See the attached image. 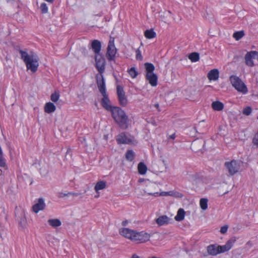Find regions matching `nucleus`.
Returning <instances> with one entry per match:
<instances>
[{
    "label": "nucleus",
    "instance_id": "obj_48",
    "mask_svg": "<svg viewBox=\"0 0 258 258\" xmlns=\"http://www.w3.org/2000/svg\"><path fill=\"white\" fill-rule=\"evenodd\" d=\"M72 193H73V194L72 195H73V196H76V197H77L79 195H80V194H78V193H73V192H72Z\"/></svg>",
    "mask_w": 258,
    "mask_h": 258
},
{
    "label": "nucleus",
    "instance_id": "obj_22",
    "mask_svg": "<svg viewBox=\"0 0 258 258\" xmlns=\"http://www.w3.org/2000/svg\"><path fill=\"white\" fill-rule=\"evenodd\" d=\"M185 212L183 209H179L177 212V215L175 217V220L177 221H181L184 219Z\"/></svg>",
    "mask_w": 258,
    "mask_h": 258
},
{
    "label": "nucleus",
    "instance_id": "obj_6",
    "mask_svg": "<svg viewBox=\"0 0 258 258\" xmlns=\"http://www.w3.org/2000/svg\"><path fill=\"white\" fill-rule=\"evenodd\" d=\"M95 67L99 74H103L105 71V59L101 54L95 55Z\"/></svg>",
    "mask_w": 258,
    "mask_h": 258
},
{
    "label": "nucleus",
    "instance_id": "obj_3",
    "mask_svg": "<svg viewBox=\"0 0 258 258\" xmlns=\"http://www.w3.org/2000/svg\"><path fill=\"white\" fill-rule=\"evenodd\" d=\"M110 112L112 117L119 127L123 130L126 129L128 117L125 112L119 107H114Z\"/></svg>",
    "mask_w": 258,
    "mask_h": 258
},
{
    "label": "nucleus",
    "instance_id": "obj_18",
    "mask_svg": "<svg viewBox=\"0 0 258 258\" xmlns=\"http://www.w3.org/2000/svg\"><path fill=\"white\" fill-rule=\"evenodd\" d=\"M170 219L166 215L159 217L156 219V222L159 226L167 225L169 223Z\"/></svg>",
    "mask_w": 258,
    "mask_h": 258
},
{
    "label": "nucleus",
    "instance_id": "obj_10",
    "mask_svg": "<svg viewBox=\"0 0 258 258\" xmlns=\"http://www.w3.org/2000/svg\"><path fill=\"white\" fill-rule=\"evenodd\" d=\"M116 90L120 105L122 106H125L127 104V100L125 97V92L123 88L120 86H117Z\"/></svg>",
    "mask_w": 258,
    "mask_h": 258
},
{
    "label": "nucleus",
    "instance_id": "obj_51",
    "mask_svg": "<svg viewBox=\"0 0 258 258\" xmlns=\"http://www.w3.org/2000/svg\"><path fill=\"white\" fill-rule=\"evenodd\" d=\"M13 0H6V1L8 2V3H10V2H12Z\"/></svg>",
    "mask_w": 258,
    "mask_h": 258
},
{
    "label": "nucleus",
    "instance_id": "obj_21",
    "mask_svg": "<svg viewBox=\"0 0 258 258\" xmlns=\"http://www.w3.org/2000/svg\"><path fill=\"white\" fill-rule=\"evenodd\" d=\"M56 107L53 103L51 102L46 103L44 106V111L47 113H51L55 111Z\"/></svg>",
    "mask_w": 258,
    "mask_h": 258
},
{
    "label": "nucleus",
    "instance_id": "obj_36",
    "mask_svg": "<svg viewBox=\"0 0 258 258\" xmlns=\"http://www.w3.org/2000/svg\"><path fill=\"white\" fill-rule=\"evenodd\" d=\"M199 178V176L197 173H194L189 175L188 180L190 182H196L197 180Z\"/></svg>",
    "mask_w": 258,
    "mask_h": 258
},
{
    "label": "nucleus",
    "instance_id": "obj_20",
    "mask_svg": "<svg viewBox=\"0 0 258 258\" xmlns=\"http://www.w3.org/2000/svg\"><path fill=\"white\" fill-rule=\"evenodd\" d=\"M205 122L203 120L200 121L197 126H195L193 127V130L195 132H197L199 134H203L206 132V128H203L202 127H205Z\"/></svg>",
    "mask_w": 258,
    "mask_h": 258
},
{
    "label": "nucleus",
    "instance_id": "obj_47",
    "mask_svg": "<svg viewBox=\"0 0 258 258\" xmlns=\"http://www.w3.org/2000/svg\"><path fill=\"white\" fill-rule=\"evenodd\" d=\"M197 144V141H195L192 144H191V146L192 147H194L196 145V144Z\"/></svg>",
    "mask_w": 258,
    "mask_h": 258
},
{
    "label": "nucleus",
    "instance_id": "obj_7",
    "mask_svg": "<svg viewBox=\"0 0 258 258\" xmlns=\"http://www.w3.org/2000/svg\"><path fill=\"white\" fill-rule=\"evenodd\" d=\"M224 165L228 169V172L230 175H234L238 171L240 168L239 163L234 160L230 162H226Z\"/></svg>",
    "mask_w": 258,
    "mask_h": 258
},
{
    "label": "nucleus",
    "instance_id": "obj_17",
    "mask_svg": "<svg viewBox=\"0 0 258 258\" xmlns=\"http://www.w3.org/2000/svg\"><path fill=\"white\" fill-rule=\"evenodd\" d=\"M210 80L216 81L219 77V72L218 69H214L209 71L207 75Z\"/></svg>",
    "mask_w": 258,
    "mask_h": 258
},
{
    "label": "nucleus",
    "instance_id": "obj_49",
    "mask_svg": "<svg viewBox=\"0 0 258 258\" xmlns=\"http://www.w3.org/2000/svg\"><path fill=\"white\" fill-rule=\"evenodd\" d=\"M126 223H127V221H123L122 223V225L125 226L126 224Z\"/></svg>",
    "mask_w": 258,
    "mask_h": 258
},
{
    "label": "nucleus",
    "instance_id": "obj_16",
    "mask_svg": "<svg viewBox=\"0 0 258 258\" xmlns=\"http://www.w3.org/2000/svg\"><path fill=\"white\" fill-rule=\"evenodd\" d=\"M45 207V204L44 203V200L42 198H40L38 200V202L34 204L33 207V211L37 213L40 210H43Z\"/></svg>",
    "mask_w": 258,
    "mask_h": 258
},
{
    "label": "nucleus",
    "instance_id": "obj_27",
    "mask_svg": "<svg viewBox=\"0 0 258 258\" xmlns=\"http://www.w3.org/2000/svg\"><path fill=\"white\" fill-rule=\"evenodd\" d=\"M145 68L146 71L147 72L146 74H152L154 73V71L155 70V67L153 64L150 62H146L144 64Z\"/></svg>",
    "mask_w": 258,
    "mask_h": 258
},
{
    "label": "nucleus",
    "instance_id": "obj_45",
    "mask_svg": "<svg viewBox=\"0 0 258 258\" xmlns=\"http://www.w3.org/2000/svg\"><path fill=\"white\" fill-rule=\"evenodd\" d=\"M45 1L50 3V4H52L53 3V2L55 1V0H44Z\"/></svg>",
    "mask_w": 258,
    "mask_h": 258
},
{
    "label": "nucleus",
    "instance_id": "obj_43",
    "mask_svg": "<svg viewBox=\"0 0 258 258\" xmlns=\"http://www.w3.org/2000/svg\"><path fill=\"white\" fill-rule=\"evenodd\" d=\"M254 59H256L258 60V52L256 51H254Z\"/></svg>",
    "mask_w": 258,
    "mask_h": 258
},
{
    "label": "nucleus",
    "instance_id": "obj_13",
    "mask_svg": "<svg viewBox=\"0 0 258 258\" xmlns=\"http://www.w3.org/2000/svg\"><path fill=\"white\" fill-rule=\"evenodd\" d=\"M103 96L101 100V103L103 108L108 111H111L114 107L111 106L110 104V100L106 93L102 94Z\"/></svg>",
    "mask_w": 258,
    "mask_h": 258
},
{
    "label": "nucleus",
    "instance_id": "obj_9",
    "mask_svg": "<svg viewBox=\"0 0 258 258\" xmlns=\"http://www.w3.org/2000/svg\"><path fill=\"white\" fill-rule=\"evenodd\" d=\"M134 236V238H133V241H139L141 243L148 241L150 238V234L144 231L138 232L135 231Z\"/></svg>",
    "mask_w": 258,
    "mask_h": 258
},
{
    "label": "nucleus",
    "instance_id": "obj_40",
    "mask_svg": "<svg viewBox=\"0 0 258 258\" xmlns=\"http://www.w3.org/2000/svg\"><path fill=\"white\" fill-rule=\"evenodd\" d=\"M72 194H73V193L71 192H68L67 194L63 193V192H59L57 194V197L59 198H64L66 196H68L71 195Z\"/></svg>",
    "mask_w": 258,
    "mask_h": 258
},
{
    "label": "nucleus",
    "instance_id": "obj_12",
    "mask_svg": "<svg viewBox=\"0 0 258 258\" xmlns=\"http://www.w3.org/2000/svg\"><path fill=\"white\" fill-rule=\"evenodd\" d=\"M135 231L131 230L129 228H124L120 229L119 233L123 236L130 239L133 241L134 238Z\"/></svg>",
    "mask_w": 258,
    "mask_h": 258
},
{
    "label": "nucleus",
    "instance_id": "obj_15",
    "mask_svg": "<svg viewBox=\"0 0 258 258\" xmlns=\"http://www.w3.org/2000/svg\"><path fill=\"white\" fill-rule=\"evenodd\" d=\"M146 79L152 86L155 87L157 86L158 76L155 73L146 74Z\"/></svg>",
    "mask_w": 258,
    "mask_h": 258
},
{
    "label": "nucleus",
    "instance_id": "obj_19",
    "mask_svg": "<svg viewBox=\"0 0 258 258\" xmlns=\"http://www.w3.org/2000/svg\"><path fill=\"white\" fill-rule=\"evenodd\" d=\"M91 47L96 54H100L101 47V42L97 40H93L92 42Z\"/></svg>",
    "mask_w": 258,
    "mask_h": 258
},
{
    "label": "nucleus",
    "instance_id": "obj_24",
    "mask_svg": "<svg viewBox=\"0 0 258 258\" xmlns=\"http://www.w3.org/2000/svg\"><path fill=\"white\" fill-rule=\"evenodd\" d=\"M138 171L140 174H145L147 170V166L143 162H140L138 166Z\"/></svg>",
    "mask_w": 258,
    "mask_h": 258
},
{
    "label": "nucleus",
    "instance_id": "obj_14",
    "mask_svg": "<svg viewBox=\"0 0 258 258\" xmlns=\"http://www.w3.org/2000/svg\"><path fill=\"white\" fill-rule=\"evenodd\" d=\"M245 64L249 67H253L254 63L253 59H254V51L248 52L245 55Z\"/></svg>",
    "mask_w": 258,
    "mask_h": 258
},
{
    "label": "nucleus",
    "instance_id": "obj_4",
    "mask_svg": "<svg viewBox=\"0 0 258 258\" xmlns=\"http://www.w3.org/2000/svg\"><path fill=\"white\" fill-rule=\"evenodd\" d=\"M230 81L232 86L238 92L243 94L247 93V88L244 83L237 76L232 75L230 77Z\"/></svg>",
    "mask_w": 258,
    "mask_h": 258
},
{
    "label": "nucleus",
    "instance_id": "obj_2",
    "mask_svg": "<svg viewBox=\"0 0 258 258\" xmlns=\"http://www.w3.org/2000/svg\"><path fill=\"white\" fill-rule=\"evenodd\" d=\"M236 241L235 237L230 239L224 245H218L216 244H210L207 247V250L209 255L215 256L219 253L228 251L231 248Z\"/></svg>",
    "mask_w": 258,
    "mask_h": 258
},
{
    "label": "nucleus",
    "instance_id": "obj_25",
    "mask_svg": "<svg viewBox=\"0 0 258 258\" xmlns=\"http://www.w3.org/2000/svg\"><path fill=\"white\" fill-rule=\"evenodd\" d=\"M144 35L148 39H152L156 37V33L153 29H151L146 30L144 32Z\"/></svg>",
    "mask_w": 258,
    "mask_h": 258
},
{
    "label": "nucleus",
    "instance_id": "obj_5",
    "mask_svg": "<svg viewBox=\"0 0 258 258\" xmlns=\"http://www.w3.org/2000/svg\"><path fill=\"white\" fill-rule=\"evenodd\" d=\"M114 38H110L107 48L106 56L107 59L109 61L114 60L117 51V49L114 44Z\"/></svg>",
    "mask_w": 258,
    "mask_h": 258
},
{
    "label": "nucleus",
    "instance_id": "obj_52",
    "mask_svg": "<svg viewBox=\"0 0 258 258\" xmlns=\"http://www.w3.org/2000/svg\"><path fill=\"white\" fill-rule=\"evenodd\" d=\"M2 170L1 169H0V176L2 175Z\"/></svg>",
    "mask_w": 258,
    "mask_h": 258
},
{
    "label": "nucleus",
    "instance_id": "obj_42",
    "mask_svg": "<svg viewBox=\"0 0 258 258\" xmlns=\"http://www.w3.org/2000/svg\"><path fill=\"white\" fill-rule=\"evenodd\" d=\"M228 228V225H224V226H222L221 228L220 232L222 234H225L227 232Z\"/></svg>",
    "mask_w": 258,
    "mask_h": 258
},
{
    "label": "nucleus",
    "instance_id": "obj_1",
    "mask_svg": "<svg viewBox=\"0 0 258 258\" xmlns=\"http://www.w3.org/2000/svg\"><path fill=\"white\" fill-rule=\"evenodd\" d=\"M19 52L27 70H30L33 73L36 72L39 66V58L37 55L32 51L28 53L21 49L19 50Z\"/></svg>",
    "mask_w": 258,
    "mask_h": 258
},
{
    "label": "nucleus",
    "instance_id": "obj_26",
    "mask_svg": "<svg viewBox=\"0 0 258 258\" xmlns=\"http://www.w3.org/2000/svg\"><path fill=\"white\" fill-rule=\"evenodd\" d=\"M47 222L53 227H57L61 225V221L58 219H49Z\"/></svg>",
    "mask_w": 258,
    "mask_h": 258
},
{
    "label": "nucleus",
    "instance_id": "obj_28",
    "mask_svg": "<svg viewBox=\"0 0 258 258\" xmlns=\"http://www.w3.org/2000/svg\"><path fill=\"white\" fill-rule=\"evenodd\" d=\"M106 187V182L104 181H100L97 182L95 186V190L96 192L98 190L103 189Z\"/></svg>",
    "mask_w": 258,
    "mask_h": 258
},
{
    "label": "nucleus",
    "instance_id": "obj_8",
    "mask_svg": "<svg viewBox=\"0 0 258 258\" xmlns=\"http://www.w3.org/2000/svg\"><path fill=\"white\" fill-rule=\"evenodd\" d=\"M134 138L130 135H127L124 133L119 134L116 137V141L119 144H132Z\"/></svg>",
    "mask_w": 258,
    "mask_h": 258
},
{
    "label": "nucleus",
    "instance_id": "obj_44",
    "mask_svg": "<svg viewBox=\"0 0 258 258\" xmlns=\"http://www.w3.org/2000/svg\"><path fill=\"white\" fill-rule=\"evenodd\" d=\"M169 138H170V139H172V140L176 138L175 134H173L172 135L170 136Z\"/></svg>",
    "mask_w": 258,
    "mask_h": 258
},
{
    "label": "nucleus",
    "instance_id": "obj_32",
    "mask_svg": "<svg viewBox=\"0 0 258 258\" xmlns=\"http://www.w3.org/2000/svg\"><path fill=\"white\" fill-rule=\"evenodd\" d=\"M208 200L207 199H201L200 202V205L201 209L206 210L208 208Z\"/></svg>",
    "mask_w": 258,
    "mask_h": 258
},
{
    "label": "nucleus",
    "instance_id": "obj_38",
    "mask_svg": "<svg viewBox=\"0 0 258 258\" xmlns=\"http://www.w3.org/2000/svg\"><path fill=\"white\" fill-rule=\"evenodd\" d=\"M136 58L137 60H142L143 59V56L141 54V51L138 48L136 51Z\"/></svg>",
    "mask_w": 258,
    "mask_h": 258
},
{
    "label": "nucleus",
    "instance_id": "obj_46",
    "mask_svg": "<svg viewBox=\"0 0 258 258\" xmlns=\"http://www.w3.org/2000/svg\"><path fill=\"white\" fill-rule=\"evenodd\" d=\"M132 258H140L138 255L136 254H134L132 255Z\"/></svg>",
    "mask_w": 258,
    "mask_h": 258
},
{
    "label": "nucleus",
    "instance_id": "obj_29",
    "mask_svg": "<svg viewBox=\"0 0 258 258\" xmlns=\"http://www.w3.org/2000/svg\"><path fill=\"white\" fill-rule=\"evenodd\" d=\"M188 58L192 62L198 61L200 59L199 54L197 52H192L188 55Z\"/></svg>",
    "mask_w": 258,
    "mask_h": 258
},
{
    "label": "nucleus",
    "instance_id": "obj_30",
    "mask_svg": "<svg viewBox=\"0 0 258 258\" xmlns=\"http://www.w3.org/2000/svg\"><path fill=\"white\" fill-rule=\"evenodd\" d=\"M150 195H153L155 197H157L158 196H173L172 192V191H163L161 192L160 193L156 192L154 193H149L148 194Z\"/></svg>",
    "mask_w": 258,
    "mask_h": 258
},
{
    "label": "nucleus",
    "instance_id": "obj_37",
    "mask_svg": "<svg viewBox=\"0 0 258 258\" xmlns=\"http://www.w3.org/2000/svg\"><path fill=\"white\" fill-rule=\"evenodd\" d=\"M40 9L41 10V12L43 14H46L48 12V8L46 4L44 3H43L41 4Z\"/></svg>",
    "mask_w": 258,
    "mask_h": 258
},
{
    "label": "nucleus",
    "instance_id": "obj_23",
    "mask_svg": "<svg viewBox=\"0 0 258 258\" xmlns=\"http://www.w3.org/2000/svg\"><path fill=\"white\" fill-rule=\"evenodd\" d=\"M212 107L215 110L221 111L224 108L223 104L220 101H214L212 103Z\"/></svg>",
    "mask_w": 258,
    "mask_h": 258
},
{
    "label": "nucleus",
    "instance_id": "obj_41",
    "mask_svg": "<svg viewBox=\"0 0 258 258\" xmlns=\"http://www.w3.org/2000/svg\"><path fill=\"white\" fill-rule=\"evenodd\" d=\"M252 143L258 147V132L254 135L252 139Z\"/></svg>",
    "mask_w": 258,
    "mask_h": 258
},
{
    "label": "nucleus",
    "instance_id": "obj_35",
    "mask_svg": "<svg viewBox=\"0 0 258 258\" xmlns=\"http://www.w3.org/2000/svg\"><path fill=\"white\" fill-rule=\"evenodd\" d=\"M59 98V94L58 92H55L54 93H52L50 96V99L52 101L54 102H56L58 101Z\"/></svg>",
    "mask_w": 258,
    "mask_h": 258
},
{
    "label": "nucleus",
    "instance_id": "obj_39",
    "mask_svg": "<svg viewBox=\"0 0 258 258\" xmlns=\"http://www.w3.org/2000/svg\"><path fill=\"white\" fill-rule=\"evenodd\" d=\"M242 112L246 115H249L251 112V108L250 107H246L243 109Z\"/></svg>",
    "mask_w": 258,
    "mask_h": 258
},
{
    "label": "nucleus",
    "instance_id": "obj_34",
    "mask_svg": "<svg viewBox=\"0 0 258 258\" xmlns=\"http://www.w3.org/2000/svg\"><path fill=\"white\" fill-rule=\"evenodd\" d=\"M128 72L132 78H135L138 75V72L136 70L134 67L131 68Z\"/></svg>",
    "mask_w": 258,
    "mask_h": 258
},
{
    "label": "nucleus",
    "instance_id": "obj_11",
    "mask_svg": "<svg viewBox=\"0 0 258 258\" xmlns=\"http://www.w3.org/2000/svg\"><path fill=\"white\" fill-rule=\"evenodd\" d=\"M97 84L100 92L102 94H105L106 92V88L105 84V80L104 79L103 74H100L96 76Z\"/></svg>",
    "mask_w": 258,
    "mask_h": 258
},
{
    "label": "nucleus",
    "instance_id": "obj_50",
    "mask_svg": "<svg viewBox=\"0 0 258 258\" xmlns=\"http://www.w3.org/2000/svg\"><path fill=\"white\" fill-rule=\"evenodd\" d=\"M155 107H156L157 108H158L159 107V104H156L155 105Z\"/></svg>",
    "mask_w": 258,
    "mask_h": 258
},
{
    "label": "nucleus",
    "instance_id": "obj_31",
    "mask_svg": "<svg viewBox=\"0 0 258 258\" xmlns=\"http://www.w3.org/2000/svg\"><path fill=\"white\" fill-rule=\"evenodd\" d=\"M135 157V153L133 150H127L126 154H125V158L126 160H127L129 161H132Z\"/></svg>",
    "mask_w": 258,
    "mask_h": 258
},
{
    "label": "nucleus",
    "instance_id": "obj_33",
    "mask_svg": "<svg viewBox=\"0 0 258 258\" xmlns=\"http://www.w3.org/2000/svg\"><path fill=\"white\" fill-rule=\"evenodd\" d=\"M244 35L243 31H237L233 33V37L236 40H239Z\"/></svg>",
    "mask_w": 258,
    "mask_h": 258
}]
</instances>
